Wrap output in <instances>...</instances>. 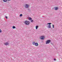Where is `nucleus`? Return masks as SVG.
<instances>
[{"label": "nucleus", "instance_id": "nucleus-1", "mask_svg": "<svg viewBox=\"0 0 62 62\" xmlns=\"http://www.w3.org/2000/svg\"><path fill=\"white\" fill-rule=\"evenodd\" d=\"M30 23V22H29L27 21H26L24 22V23L26 25H28Z\"/></svg>", "mask_w": 62, "mask_h": 62}, {"label": "nucleus", "instance_id": "nucleus-2", "mask_svg": "<svg viewBox=\"0 0 62 62\" xmlns=\"http://www.w3.org/2000/svg\"><path fill=\"white\" fill-rule=\"evenodd\" d=\"M50 42H51V40H47L46 41V44H48V43H49Z\"/></svg>", "mask_w": 62, "mask_h": 62}, {"label": "nucleus", "instance_id": "nucleus-3", "mask_svg": "<svg viewBox=\"0 0 62 62\" xmlns=\"http://www.w3.org/2000/svg\"><path fill=\"white\" fill-rule=\"evenodd\" d=\"M28 7H29V5L26 4L25 5V7L26 8H28Z\"/></svg>", "mask_w": 62, "mask_h": 62}, {"label": "nucleus", "instance_id": "nucleus-4", "mask_svg": "<svg viewBox=\"0 0 62 62\" xmlns=\"http://www.w3.org/2000/svg\"><path fill=\"white\" fill-rule=\"evenodd\" d=\"M40 39H44V36H41Z\"/></svg>", "mask_w": 62, "mask_h": 62}, {"label": "nucleus", "instance_id": "nucleus-5", "mask_svg": "<svg viewBox=\"0 0 62 62\" xmlns=\"http://www.w3.org/2000/svg\"><path fill=\"white\" fill-rule=\"evenodd\" d=\"M4 44L5 45L7 46L8 45H9V43L8 42H7L6 43H4Z\"/></svg>", "mask_w": 62, "mask_h": 62}, {"label": "nucleus", "instance_id": "nucleus-6", "mask_svg": "<svg viewBox=\"0 0 62 62\" xmlns=\"http://www.w3.org/2000/svg\"><path fill=\"white\" fill-rule=\"evenodd\" d=\"M35 46H38V45H39V44H38V43H35Z\"/></svg>", "mask_w": 62, "mask_h": 62}, {"label": "nucleus", "instance_id": "nucleus-7", "mask_svg": "<svg viewBox=\"0 0 62 62\" xmlns=\"http://www.w3.org/2000/svg\"><path fill=\"white\" fill-rule=\"evenodd\" d=\"M47 27H48V28H51V25H49Z\"/></svg>", "mask_w": 62, "mask_h": 62}, {"label": "nucleus", "instance_id": "nucleus-8", "mask_svg": "<svg viewBox=\"0 0 62 62\" xmlns=\"http://www.w3.org/2000/svg\"><path fill=\"white\" fill-rule=\"evenodd\" d=\"M8 1V0H3V1L4 2H7Z\"/></svg>", "mask_w": 62, "mask_h": 62}, {"label": "nucleus", "instance_id": "nucleus-9", "mask_svg": "<svg viewBox=\"0 0 62 62\" xmlns=\"http://www.w3.org/2000/svg\"><path fill=\"white\" fill-rule=\"evenodd\" d=\"M58 8L57 7H55V10H57V9H58Z\"/></svg>", "mask_w": 62, "mask_h": 62}, {"label": "nucleus", "instance_id": "nucleus-10", "mask_svg": "<svg viewBox=\"0 0 62 62\" xmlns=\"http://www.w3.org/2000/svg\"><path fill=\"white\" fill-rule=\"evenodd\" d=\"M38 27L39 26H36L35 27L36 29H38Z\"/></svg>", "mask_w": 62, "mask_h": 62}, {"label": "nucleus", "instance_id": "nucleus-11", "mask_svg": "<svg viewBox=\"0 0 62 62\" xmlns=\"http://www.w3.org/2000/svg\"><path fill=\"white\" fill-rule=\"evenodd\" d=\"M36 43H35V42H32V44L33 45H35V44Z\"/></svg>", "mask_w": 62, "mask_h": 62}, {"label": "nucleus", "instance_id": "nucleus-12", "mask_svg": "<svg viewBox=\"0 0 62 62\" xmlns=\"http://www.w3.org/2000/svg\"><path fill=\"white\" fill-rule=\"evenodd\" d=\"M29 20H32V18H29Z\"/></svg>", "mask_w": 62, "mask_h": 62}, {"label": "nucleus", "instance_id": "nucleus-13", "mask_svg": "<svg viewBox=\"0 0 62 62\" xmlns=\"http://www.w3.org/2000/svg\"><path fill=\"white\" fill-rule=\"evenodd\" d=\"M12 28L13 29H14V28H15V26H13L12 27Z\"/></svg>", "mask_w": 62, "mask_h": 62}, {"label": "nucleus", "instance_id": "nucleus-14", "mask_svg": "<svg viewBox=\"0 0 62 62\" xmlns=\"http://www.w3.org/2000/svg\"><path fill=\"white\" fill-rule=\"evenodd\" d=\"M23 16V14H21L20 15V17H22Z\"/></svg>", "mask_w": 62, "mask_h": 62}, {"label": "nucleus", "instance_id": "nucleus-15", "mask_svg": "<svg viewBox=\"0 0 62 62\" xmlns=\"http://www.w3.org/2000/svg\"><path fill=\"white\" fill-rule=\"evenodd\" d=\"M51 24V23H47V24H49L50 25V24Z\"/></svg>", "mask_w": 62, "mask_h": 62}, {"label": "nucleus", "instance_id": "nucleus-16", "mask_svg": "<svg viewBox=\"0 0 62 62\" xmlns=\"http://www.w3.org/2000/svg\"><path fill=\"white\" fill-rule=\"evenodd\" d=\"M2 32V30L1 29H0V33H1Z\"/></svg>", "mask_w": 62, "mask_h": 62}, {"label": "nucleus", "instance_id": "nucleus-17", "mask_svg": "<svg viewBox=\"0 0 62 62\" xmlns=\"http://www.w3.org/2000/svg\"><path fill=\"white\" fill-rule=\"evenodd\" d=\"M52 26H53V28H54V25L53 24L52 25Z\"/></svg>", "mask_w": 62, "mask_h": 62}, {"label": "nucleus", "instance_id": "nucleus-18", "mask_svg": "<svg viewBox=\"0 0 62 62\" xmlns=\"http://www.w3.org/2000/svg\"><path fill=\"white\" fill-rule=\"evenodd\" d=\"M5 18L7 19H8V17L7 16H5Z\"/></svg>", "mask_w": 62, "mask_h": 62}, {"label": "nucleus", "instance_id": "nucleus-19", "mask_svg": "<svg viewBox=\"0 0 62 62\" xmlns=\"http://www.w3.org/2000/svg\"><path fill=\"white\" fill-rule=\"evenodd\" d=\"M33 22V20H31V22Z\"/></svg>", "mask_w": 62, "mask_h": 62}, {"label": "nucleus", "instance_id": "nucleus-20", "mask_svg": "<svg viewBox=\"0 0 62 62\" xmlns=\"http://www.w3.org/2000/svg\"><path fill=\"white\" fill-rule=\"evenodd\" d=\"M54 61H55V60H56V59H54Z\"/></svg>", "mask_w": 62, "mask_h": 62}, {"label": "nucleus", "instance_id": "nucleus-21", "mask_svg": "<svg viewBox=\"0 0 62 62\" xmlns=\"http://www.w3.org/2000/svg\"><path fill=\"white\" fill-rule=\"evenodd\" d=\"M11 0H8V1H10Z\"/></svg>", "mask_w": 62, "mask_h": 62}]
</instances>
